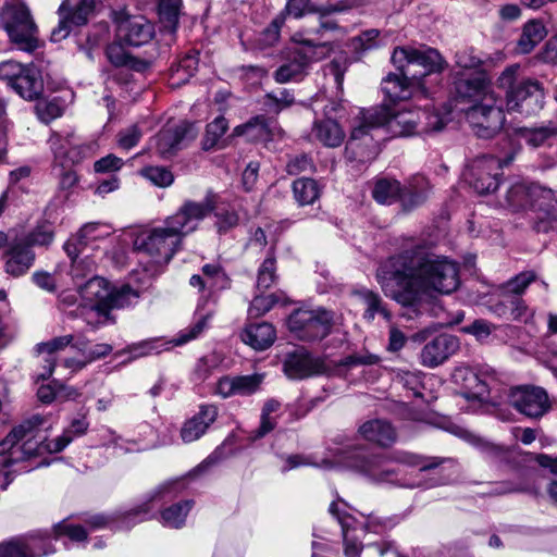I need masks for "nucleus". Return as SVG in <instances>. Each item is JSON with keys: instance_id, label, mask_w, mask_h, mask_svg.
Returning <instances> with one entry per match:
<instances>
[{"instance_id": "obj_1", "label": "nucleus", "mask_w": 557, "mask_h": 557, "mask_svg": "<svg viewBox=\"0 0 557 557\" xmlns=\"http://www.w3.org/2000/svg\"><path fill=\"white\" fill-rule=\"evenodd\" d=\"M376 281L385 296L409 310L404 315L410 319L419 315L418 307L434 293L450 294L460 284L458 263L423 246L391 257L379 267Z\"/></svg>"}, {"instance_id": "obj_2", "label": "nucleus", "mask_w": 557, "mask_h": 557, "mask_svg": "<svg viewBox=\"0 0 557 557\" xmlns=\"http://www.w3.org/2000/svg\"><path fill=\"white\" fill-rule=\"evenodd\" d=\"M46 422L41 414H34L11 430L0 442V488L5 490L10 483L8 468L38 456L34 445L36 430Z\"/></svg>"}, {"instance_id": "obj_3", "label": "nucleus", "mask_w": 557, "mask_h": 557, "mask_svg": "<svg viewBox=\"0 0 557 557\" xmlns=\"http://www.w3.org/2000/svg\"><path fill=\"white\" fill-rule=\"evenodd\" d=\"M183 233L166 218L162 226L141 232L133 243L134 250L149 258L154 265L168 264L183 245Z\"/></svg>"}, {"instance_id": "obj_4", "label": "nucleus", "mask_w": 557, "mask_h": 557, "mask_svg": "<svg viewBox=\"0 0 557 557\" xmlns=\"http://www.w3.org/2000/svg\"><path fill=\"white\" fill-rule=\"evenodd\" d=\"M391 460L410 466H420L421 471L434 469L443 462V459L437 457L432 458L428 462H422L421 457L407 453L394 456L385 454H358L351 459L350 468L374 483L393 482L397 473L388 466Z\"/></svg>"}, {"instance_id": "obj_5", "label": "nucleus", "mask_w": 557, "mask_h": 557, "mask_svg": "<svg viewBox=\"0 0 557 557\" xmlns=\"http://www.w3.org/2000/svg\"><path fill=\"white\" fill-rule=\"evenodd\" d=\"M0 26L18 49L33 52L39 47L37 25L24 3L5 4L0 10Z\"/></svg>"}, {"instance_id": "obj_6", "label": "nucleus", "mask_w": 557, "mask_h": 557, "mask_svg": "<svg viewBox=\"0 0 557 557\" xmlns=\"http://www.w3.org/2000/svg\"><path fill=\"white\" fill-rule=\"evenodd\" d=\"M451 377L453 382L460 388V394L468 401L479 407L495 404L491 391L497 382V375L493 369H474L461 366L454 370Z\"/></svg>"}, {"instance_id": "obj_7", "label": "nucleus", "mask_w": 557, "mask_h": 557, "mask_svg": "<svg viewBox=\"0 0 557 557\" xmlns=\"http://www.w3.org/2000/svg\"><path fill=\"white\" fill-rule=\"evenodd\" d=\"M392 62L398 71H405L411 78L420 81L443 70V58L436 49L420 46L397 47L392 54Z\"/></svg>"}, {"instance_id": "obj_8", "label": "nucleus", "mask_w": 557, "mask_h": 557, "mask_svg": "<svg viewBox=\"0 0 557 557\" xmlns=\"http://www.w3.org/2000/svg\"><path fill=\"white\" fill-rule=\"evenodd\" d=\"M334 313L324 308L296 309L287 320L290 333L300 341L315 342L325 338L332 331Z\"/></svg>"}, {"instance_id": "obj_9", "label": "nucleus", "mask_w": 557, "mask_h": 557, "mask_svg": "<svg viewBox=\"0 0 557 557\" xmlns=\"http://www.w3.org/2000/svg\"><path fill=\"white\" fill-rule=\"evenodd\" d=\"M0 79L11 87L20 97L26 100L38 99L44 91V81L40 71L29 64L15 61L0 63Z\"/></svg>"}, {"instance_id": "obj_10", "label": "nucleus", "mask_w": 557, "mask_h": 557, "mask_svg": "<svg viewBox=\"0 0 557 557\" xmlns=\"http://www.w3.org/2000/svg\"><path fill=\"white\" fill-rule=\"evenodd\" d=\"M466 119L474 134L481 138L495 136L504 126L505 114L496 96H487L484 102L465 109Z\"/></svg>"}, {"instance_id": "obj_11", "label": "nucleus", "mask_w": 557, "mask_h": 557, "mask_svg": "<svg viewBox=\"0 0 557 557\" xmlns=\"http://www.w3.org/2000/svg\"><path fill=\"white\" fill-rule=\"evenodd\" d=\"M368 121L375 125L387 126L395 136H411L419 134L421 110L403 109L395 111L383 103L368 110Z\"/></svg>"}, {"instance_id": "obj_12", "label": "nucleus", "mask_w": 557, "mask_h": 557, "mask_svg": "<svg viewBox=\"0 0 557 557\" xmlns=\"http://www.w3.org/2000/svg\"><path fill=\"white\" fill-rule=\"evenodd\" d=\"M511 160V156L504 160L494 156L476 158L463 173L465 180L479 195L491 194L499 186L498 176L502 168L508 165Z\"/></svg>"}, {"instance_id": "obj_13", "label": "nucleus", "mask_w": 557, "mask_h": 557, "mask_svg": "<svg viewBox=\"0 0 557 557\" xmlns=\"http://www.w3.org/2000/svg\"><path fill=\"white\" fill-rule=\"evenodd\" d=\"M197 135L198 127L195 123L181 121L162 127L153 138V146L160 158L169 159L193 143Z\"/></svg>"}, {"instance_id": "obj_14", "label": "nucleus", "mask_w": 557, "mask_h": 557, "mask_svg": "<svg viewBox=\"0 0 557 557\" xmlns=\"http://www.w3.org/2000/svg\"><path fill=\"white\" fill-rule=\"evenodd\" d=\"M49 146L53 153L54 163L62 169L72 168L92 158L98 150L96 141L76 144L73 134L66 136L53 134L49 138Z\"/></svg>"}, {"instance_id": "obj_15", "label": "nucleus", "mask_w": 557, "mask_h": 557, "mask_svg": "<svg viewBox=\"0 0 557 557\" xmlns=\"http://www.w3.org/2000/svg\"><path fill=\"white\" fill-rule=\"evenodd\" d=\"M368 111L362 113L357 125L351 129L346 145V151L352 160L368 162L376 158L380 152L379 140L374 138L373 131L381 127L368 121Z\"/></svg>"}, {"instance_id": "obj_16", "label": "nucleus", "mask_w": 557, "mask_h": 557, "mask_svg": "<svg viewBox=\"0 0 557 557\" xmlns=\"http://www.w3.org/2000/svg\"><path fill=\"white\" fill-rule=\"evenodd\" d=\"M55 552L48 532L35 531L0 543V557H45Z\"/></svg>"}, {"instance_id": "obj_17", "label": "nucleus", "mask_w": 557, "mask_h": 557, "mask_svg": "<svg viewBox=\"0 0 557 557\" xmlns=\"http://www.w3.org/2000/svg\"><path fill=\"white\" fill-rule=\"evenodd\" d=\"M508 399L518 412L531 419L542 418L552 408L547 392L540 386L522 385L512 387Z\"/></svg>"}, {"instance_id": "obj_18", "label": "nucleus", "mask_w": 557, "mask_h": 557, "mask_svg": "<svg viewBox=\"0 0 557 557\" xmlns=\"http://www.w3.org/2000/svg\"><path fill=\"white\" fill-rule=\"evenodd\" d=\"M544 89L537 81L524 79L508 92L506 104L508 111L525 116L537 114L544 107Z\"/></svg>"}, {"instance_id": "obj_19", "label": "nucleus", "mask_w": 557, "mask_h": 557, "mask_svg": "<svg viewBox=\"0 0 557 557\" xmlns=\"http://www.w3.org/2000/svg\"><path fill=\"white\" fill-rule=\"evenodd\" d=\"M95 5L96 0H79L75 5H72L70 0H64L58 9L59 23L51 32V40L62 41L70 36L75 27L86 25Z\"/></svg>"}, {"instance_id": "obj_20", "label": "nucleus", "mask_w": 557, "mask_h": 557, "mask_svg": "<svg viewBox=\"0 0 557 557\" xmlns=\"http://www.w3.org/2000/svg\"><path fill=\"white\" fill-rule=\"evenodd\" d=\"M454 90L457 101L470 106L484 102L487 96H496L484 72H455Z\"/></svg>"}, {"instance_id": "obj_21", "label": "nucleus", "mask_w": 557, "mask_h": 557, "mask_svg": "<svg viewBox=\"0 0 557 557\" xmlns=\"http://www.w3.org/2000/svg\"><path fill=\"white\" fill-rule=\"evenodd\" d=\"M114 22L117 37L129 46L139 47L153 38L154 26L143 15L119 11L114 12Z\"/></svg>"}, {"instance_id": "obj_22", "label": "nucleus", "mask_w": 557, "mask_h": 557, "mask_svg": "<svg viewBox=\"0 0 557 557\" xmlns=\"http://www.w3.org/2000/svg\"><path fill=\"white\" fill-rule=\"evenodd\" d=\"M214 209V196L209 194L201 202L185 201L176 213L169 216L170 224L183 233V237L197 228V223L203 220Z\"/></svg>"}, {"instance_id": "obj_23", "label": "nucleus", "mask_w": 557, "mask_h": 557, "mask_svg": "<svg viewBox=\"0 0 557 557\" xmlns=\"http://www.w3.org/2000/svg\"><path fill=\"white\" fill-rule=\"evenodd\" d=\"M382 91L391 102L405 101L418 94H424L425 89L420 81L411 78L405 71L389 73L382 81Z\"/></svg>"}, {"instance_id": "obj_24", "label": "nucleus", "mask_w": 557, "mask_h": 557, "mask_svg": "<svg viewBox=\"0 0 557 557\" xmlns=\"http://www.w3.org/2000/svg\"><path fill=\"white\" fill-rule=\"evenodd\" d=\"M283 369L289 379L302 380L324 373L326 367L322 359L313 357L305 349H298L286 356Z\"/></svg>"}, {"instance_id": "obj_25", "label": "nucleus", "mask_w": 557, "mask_h": 557, "mask_svg": "<svg viewBox=\"0 0 557 557\" xmlns=\"http://www.w3.org/2000/svg\"><path fill=\"white\" fill-rule=\"evenodd\" d=\"M264 374L253 373L248 375L222 376L215 386V393L223 398L233 396H250L259 391L263 383Z\"/></svg>"}, {"instance_id": "obj_26", "label": "nucleus", "mask_w": 557, "mask_h": 557, "mask_svg": "<svg viewBox=\"0 0 557 557\" xmlns=\"http://www.w3.org/2000/svg\"><path fill=\"white\" fill-rule=\"evenodd\" d=\"M459 349L456 336L441 334L425 344L420 352V360L424 367L435 368L446 361Z\"/></svg>"}, {"instance_id": "obj_27", "label": "nucleus", "mask_w": 557, "mask_h": 557, "mask_svg": "<svg viewBox=\"0 0 557 557\" xmlns=\"http://www.w3.org/2000/svg\"><path fill=\"white\" fill-rule=\"evenodd\" d=\"M110 285L103 277L94 275L78 287L82 299L99 315L108 317L107 301L110 295Z\"/></svg>"}, {"instance_id": "obj_28", "label": "nucleus", "mask_w": 557, "mask_h": 557, "mask_svg": "<svg viewBox=\"0 0 557 557\" xmlns=\"http://www.w3.org/2000/svg\"><path fill=\"white\" fill-rule=\"evenodd\" d=\"M218 418V407L210 404L199 406V411L187 419L180 431V436L184 443H193L199 440L214 423Z\"/></svg>"}, {"instance_id": "obj_29", "label": "nucleus", "mask_w": 557, "mask_h": 557, "mask_svg": "<svg viewBox=\"0 0 557 557\" xmlns=\"http://www.w3.org/2000/svg\"><path fill=\"white\" fill-rule=\"evenodd\" d=\"M89 423L85 417L74 419L71 424L63 431L62 435L54 440L42 438L40 441H34L35 446L38 447L37 455L42 451L50 454H57L62 451L76 436H82L88 430Z\"/></svg>"}, {"instance_id": "obj_30", "label": "nucleus", "mask_w": 557, "mask_h": 557, "mask_svg": "<svg viewBox=\"0 0 557 557\" xmlns=\"http://www.w3.org/2000/svg\"><path fill=\"white\" fill-rule=\"evenodd\" d=\"M358 432L363 440L382 448H388L397 441L396 429L384 419L366 421L359 426Z\"/></svg>"}, {"instance_id": "obj_31", "label": "nucleus", "mask_w": 557, "mask_h": 557, "mask_svg": "<svg viewBox=\"0 0 557 557\" xmlns=\"http://www.w3.org/2000/svg\"><path fill=\"white\" fill-rule=\"evenodd\" d=\"M35 255L21 242L14 244L5 253V272L14 277L25 274L33 264Z\"/></svg>"}, {"instance_id": "obj_32", "label": "nucleus", "mask_w": 557, "mask_h": 557, "mask_svg": "<svg viewBox=\"0 0 557 557\" xmlns=\"http://www.w3.org/2000/svg\"><path fill=\"white\" fill-rule=\"evenodd\" d=\"M275 329L268 322L251 323L242 333L244 343L256 350L269 348L275 342Z\"/></svg>"}, {"instance_id": "obj_33", "label": "nucleus", "mask_w": 557, "mask_h": 557, "mask_svg": "<svg viewBox=\"0 0 557 557\" xmlns=\"http://www.w3.org/2000/svg\"><path fill=\"white\" fill-rule=\"evenodd\" d=\"M432 193L430 182L423 176L413 177L408 185L403 186L401 206L411 210L424 203Z\"/></svg>"}, {"instance_id": "obj_34", "label": "nucleus", "mask_w": 557, "mask_h": 557, "mask_svg": "<svg viewBox=\"0 0 557 557\" xmlns=\"http://www.w3.org/2000/svg\"><path fill=\"white\" fill-rule=\"evenodd\" d=\"M311 136L326 147L335 148L343 144L345 133L341 125L332 119L315 121Z\"/></svg>"}, {"instance_id": "obj_35", "label": "nucleus", "mask_w": 557, "mask_h": 557, "mask_svg": "<svg viewBox=\"0 0 557 557\" xmlns=\"http://www.w3.org/2000/svg\"><path fill=\"white\" fill-rule=\"evenodd\" d=\"M311 60L312 58L306 52L295 49L292 53V59L274 72V79L280 84L296 79L302 74Z\"/></svg>"}, {"instance_id": "obj_36", "label": "nucleus", "mask_w": 557, "mask_h": 557, "mask_svg": "<svg viewBox=\"0 0 557 557\" xmlns=\"http://www.w3.org/2000/svg\"><path fill=\"white\" fill-rule=\"evenodd\" d=\"M198 69L197 53H187L183 55L177 63L172 64L170 69V84L172 87H181L189 82Z\"/></svg>"}, {"instance_id": "obj_37", "label": "nucleus", "mask_w": 557, "mask_h": 557, "mask_svg": "<svg viewBox=\"0 0 557 557\" xmlns=\"http://www.w3.org/2000/svg\"><path fill=\"white\" fill-rule=\"evenodd\" d=\"M546 36V29L542 22L530 21L522 29L517 42V50L520 53H530Z\"/></svg>"}, {"instance_id": "obj_38", "label": "nucleus", "mask_w": 557, "mask_h": 557, "mask_svg": "<svg viewBox=\"0 0 557 557\" xmlns=\"http://www.w3.org/2000/svg\"><path fill=\"white\" fill-rule=\"evenodd\" d=\"M401 184L394 178H379L372 189V197L382 205H391L396 201L401 202Z\"/></svg>"}, {"instance_id": "obj_39", "label": "nucleus", "mask_w": 557, "mask_h": 557, "mask_svg": "<svg viewBox=\"0 0 557 557\" xmlns=\"http://www.w3.org/2000/svg\"><path fill=\"white\" fill-rule=\"evenodd\" d=\"M293 195L299 206L314 203L321 196V186L309 177H300L293 182Z\"/></svg>"}, {"instance_id": "obj_40", "label": "nucleus", "mask_w": 557, "mask_h": 557, "mask_svg": "<svg viewBox=\"0 0 557 557\" xmlns=\"http://www.w3.org/2000/svg\"><path fill=\"white\" fill-rule=\"evenodd\" d=\"M518 135L530 147L539 148L544 146L550 138L557 136V125L548 122L540 127H522L518 129Z\"/></svg>"}, {"instance_id": "obj_41", "label": "nucleus", "mask_w": 557, "mask_h": 557, "mask_svg": "<svg viewBox=\"0 0 557 557\" xmlns=\"http://www.w3.org/2000/svg\"><path fill=\"white\" fill-rule=\"evenodd\" d=\"M235 136H246L250 141H264L270 138V128L264 116H256L234 128Z\"/></svg>"}, {"instance_id": "obj_42", "label": "nucleus", "mask_w": 557, "mask_h": 557, "mask_svg": "<svg viewBox=\"0 0 557 557\" xmlns=\"http://www.w3.org/2000/svg\"><path fill=\"white\" fill-rule=\"evenodd\" d=\"M106 54L114 66H125L137 72H143L149 66L148 62L131 55L119 44L109 45Z\"/></svg>"}, {"instance_id": "obj_43", "label": "nucleus", "mask_w": 557, "mask_h": 557, "mask_svg": "<svg viewBox=\"0 0 557 557\" xmlns=\"http://www.w3.org/2000/svg\"><path fill=\"white\" fill-rule=\"evenodd\" d=\"M177 484H178V481H169V482H165V483H163V484L159 485V486H158V487H157V488H156V490L150 494L149 498H148L145 503H143V504H140V505H138V506H136V507H134V508H132V509L127 510V511H124V512L119 513L117 519H120V520H122V521H128V520H131V519H134V518H136V517L140 516V515H147V513L150 511V509H151V507H150V503H152V502H154V500H160V499H162V498H163V496H164L165 494H168V493H171V492H172V490H173Z\"/></svg>"}, {"instance_id": "obj_44", "label": "nucleus", "mask_w": 557, "mask_h": 557, "mask_svg": "<svg viewBox=\"0 0 557 557\" xmlns=\"http://www.w3.org/2000/svg\"><path fill=\"white\" fill-rule=\"evenodd\" d=\"M74 341L73 335H64L54 337L49 342L40 343L37 345V349L39 352H46L48 354V358L46 359L47 366L46 371L40 374V377L42 380L49 379L53 372L54 366H55V359L53 357V354L63 350L67 346H70Z\"/></svg>"}, {"instance_id": "obj_45", "label": "nucleus", "mask_w": 557, "mask_h": 557, "mask_svg": "<svg viewBox=\"0 0 557 557\" xmlns=\"http://www.w3.org/2000/svg\"><path fill=\"white\" fill-rule=\"evenodd\" d=\"M356 295L366 305L363 318L368 321H373L376 314L383 315L384 319L389 320L391 313L386 309L381 296L370 289H360Z\"/></svg>"}, {"instance_id": "obj_46", "label": "nucleus", "mask_w": 557, "mask_h": 557, "mask_svg": "<svg viewBox=\"0 0 557 557\" xmlns=\"http://www.w3.org/2000/svg\"><path fill=\"white\" fill-rule=\"evenodd\" d=\"M212 212L215 218L214 226L220 235L228 233L239 224V215L237 211L228 205H216L214 201V209Z\"/></svg>"}, {"instance_id": "obj_47", "label": "nucleus", "mask_w": 557, "mask_h": 557, "mask_svg": "<svg viewBox=\"0 0 557 557\" xmlns=\"http://www.w3.org/2000/svg\"><path fill=\"white\" fill-rule=\"evenodd\" d=\"M193 505V500H184L163 509L161 511L162 523L169 528H182Z\"/></svg>"}, {"instance_id": "obj_48", "label": "nucleus", "mask_w": 557, "mask_h": 557, "mask_svg": "<svg viewBox=\"0 0 557 557\" xmlns=\"http://www.w3.org/2000/svg\"><path fill=\"white\" fill-rule=\"evenodd\" d=\"M139 292L129 285H123L117 289H111L107 301L108 314L112 309H123L136 302L139 298Z\"/></svg>"}, {"instance_id": "obj_49", "label": "nucleus", "mask_w": 557, "mask_h": 557, "mask_svg": "<svg viewBox=\"0 0 557 557\" xmlns=\"http://www.w3.org/2000/svg\"><path fill=\"white\" fill-rule=\"evenodd\" d=\"M276 277V259L274 248L272 247L258 270L257 288L259 290H267L275 283Z\"/></svg>"}, {"instance_id": "obj_50", "label": "nucleus", "mask_w": 557, "mask_h": 557, "mask_svg": "<svg viewBox=\"0 0 557 557\" xmlns=\"http://www.w3.org/2000/svg\"><path fill=\"white\" fill-rule=\"evenodd\" d=\"M158 3L164 27L174 33L178 25L183 0H158Z\"/></svg>"}, {"instance_id": "obj_51", "label": "nucleus", "mask_w": 557, "mask_h": 557, "mask_svg": "<svg viewBox=\"0 0 557 557\" xmlns=\"http://www.w3.org/2000/svg\"><path fill=\"white\" fill-rule=\"evenodd\" d=\"M158 3L164 27L174 33L178 25L183 0H158Z\"/></svg>"}, {"instance_id": "obj_52", "label": "nucleus", "mask_w": 557, "mask_h": 557, "mask_svg": "<svg viewBox=\"0 0 557 557\" xmlns=\"http://www.w3.org/2000/svg\"><path fill=\"white\" fill-rule=\"evenodd\" d=\"M533 191L523 184L512 185L507 194L506 201L513 211L525 209L531 205Z\"/></svg>"}, {"instance_id": "obj_53", "label": "nucleus", "mask_w": 557, "mask_h": 557, "mask_svg": "<svg viewBox=\"0 0 557 557\" xmlns=\"http://www.w3.org/2000/svg\"><path fill=\"white\" fill-rule=\"evenodd\" d=\"M228 123L222 115L215 117L206 127V134L202 139V149L210 150L214 148L222 136L226 133Z\"/></svg>"}, {"instance_id": "obj_54", "label": "nucleus", "mask_w": 557, "mask_h": 557, "mask_svg": "<svg viewBox=\"0 0 557 557\" xmlns=\"http://www.w3.org/2000/svg\"><path fill=\"white\" fill-rule=\"evenodd\" d=\"M54 237V230L51 223L44 222L37 225L24 239L21 242L24 246H48L52 243Z\"/></svg>"}, {"instance_id": "obj_55", "label": "nucleus", "mask_w": 557, "mask_h": 557, "mask_svg": "<svg viewBox=\"0 0 557 557\" xmlns=\"http://www.w3.org/2000/svg\"><path fill=\"white\" fill-rule=\"evenodd\" d=\"M449 121V113L441 114L438 112L421 110V124L419 127V134L441 132Z\"/></svg>"}, {"instance_id": "obj_56", "label": "nucleus", "mask_w": 557, "mask_h": 557, "mask_svg": "<svg viewBox=\"0 0 557 557\" xmlns=\"http://www.w3.org/2000/svg\"><path fill=\"white\" fill-rule=\"evenodd\" d=\"M140 175L158 187H169L174 182L173 173L165 166L149 165L140 170Z\"/></svg>"}, {"instance_id": "obj_57", "label": "nucleus", "mask_w": 557, "mask_h": 557, "mask_svg": "<svg viewBox=\"0 0 557 557\" xmlns=\"http://www.w3.org/2000/svg\"><path fill=\"white\" fill-rule=\"evenodd\" d=\"M535 278L536 274L533 271H524L517 274L503 286L502 296H520Z\"/></svg>"}, {"instance_id": "obj_58", "label": "nucleus", "mask_w": 557, "mask_h": 557, "mask_svg": "<svg viewBox=\"0 0 557 557\" xmlns=\"http://www.w3.org/2000/svg\"><path fill=\"white\" fill-rule=\"evenodd\" d=\"M380 30L375 28L367 29L360 35L354 37L349 41V46L357 54H363L366 51L374 49L379 46L377 38Z\"/></svg>"}, {"instance_id": "obj_59", "label": "nucleus", "mask_w": 557, "mask_h": 557, "mask_svg": "<svg viewBox=\"0 0 557 557\" xmlns=\"http://www.w3.org/2000/svg\"><path fill=\"white\" fill-rule=\"evenodd\" d=\"M319 5L312 3V0H287L281 13L287 17L301 18L307 14H317Z\"/></svg>"}, {"instance_id": "obj_60", "label": "nucleus", "mask_w": 557, "mask_h": 557, "mask_svg": "<svg viewBox=\"0 0 557 557\" xmlns=\"http://www.w3.org/2000/svg\"><path fill=\"white\" fill-rule=\"evenodd\" d=\"M482 66L481 59L474 54L472 49H463L455 55V72L473 71L480 72L479 69Z\"/></svg>"}, {"instance_id": "obj_61", "label": "nucleus", "mask_w": 557, "mask_h": 557, "mask_svg": "<svg viewBox=\"0 0 557 557\" xmlns=\"http://www.w3.org/2000/svg\"><path fill=\"white\" fill-rule=\"evenodd\" d=\"M54 539L67 536L75 542H83L87 540V531L84 527L78 524L67 523L66 520L60 521L53 525Z\"/></svg>"}, {"instance_id": "obj_62", "label": "nucleus", "mask_w": 557, "mask_h": 557, "mask_svg": "<svg viewBox=\"0 0 557 557\" xmlns=\"http://www.w3.org/2000/svg\"><path fill=\"white\" fill-rule=\"evenodd\" d=\"M280 408L281 403L276 399H269L264 403L261 412V424L257 431L259 437L264 436L275 428L276 420L271 418V413L277 411Z\"/></svg>"}, {"instance_id": "obj_63", "label": "nucleus", "mask_w": 557, "mask_h": 557, "mask_svg": "<svg viewBox=\"0 0 557 557\" xmlns=\"http://www.w3.org/2000/svg\"><path fill=\"white\" fill-rule=\"evenodd\" d=\"M500 305L504 307L500 315H509L512 320L520 319L527 310V306L520 296L504 295Z\"/></svg>"}, {"instance_id": "obj_64", "label": "nucleus", "mask_w": 557, "mask_h": 557, "mask_svg": "<svg viewBox=\"0 0 557 557\" xmlns=\"http://www.w3.org/2000/svg\"><path fill=\"white\" fill-rule=\"evenodd\" d=\"M287 17L281 12L272 20L267 28L261 34V41L264 46H273L280 39L281 29L285 24Z\"/></svg>"}]
</instances>
